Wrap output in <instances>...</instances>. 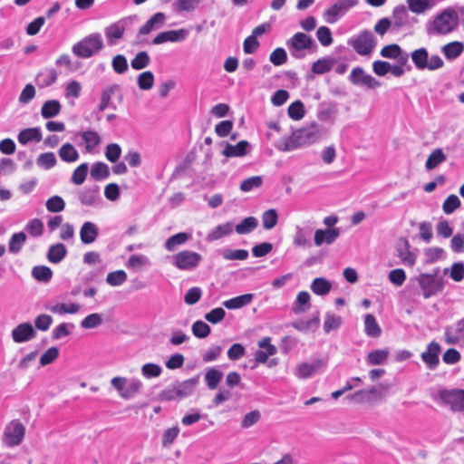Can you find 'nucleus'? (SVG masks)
Listing matches in <instances>:
<instances>
[{
  "label": "nucleus",
  "instance_id": "f257e3e1",
  "mask_svg": "<svg viewBox=\"0 0 464 464\" xmlns=\"http://www.w3.org/2000/svg\"><path fill=\"white\" fill-rule=\"evenodd\" d=\"M459 25V14L454 7H447L425 24L429 36H444L456 31Z\"/></svg>",
  "mask_w": 464,
  "mask_h": 464
},
{
  "label": "nucleus",
  "instance_id": "f03ea898",
  "mask_svg": "<svg viewBox=\"0 0 464 464\" xmlns=\"http://www.w3.org/2000/svg\"><path fill=\"white\" fill-rule=\"evenodd\" d=\"M103 46L102 34L92 33L75 43L72 47V52L79 58L88 59L102 51Z\"/></svg>",
  "mask_w": 464,
  "mask_h": 464
},
{
  "label": "nucleus",
  "instance_id": "7ed1b4c3",
  "mask_svg": "<svg viewBox=\"0 0 464 464\" xmlns=\"http://www.w3.org/2000/svg\"><path fill=\"white\" fill-rule=\"evenodd\" d=\"M432 399L441 406L449 407L451 411H464V390L440 389Z\"/></svg>",
  "mask_w": 464,
  "mask_h": 464
},
{
  "label": "nucleus",
  "instance_id": "20e7f679",
  "mask_svg": "<svg viewBox=\"0 0 464 464\" xmlns=\"http://www.w3.org/2000/svg\"><path fill=\"white\" fill-rule=\"evenodd\" d=\"M286 46L293 57L303 59L306 51L316 47V43L310 35L298 32L286 41Z\"/></svg>",
  "mask_w": 464,
  "mask_h": 464
},
{
  "label": "nucleus",
  "instance_id": "39448f33",
  "mask_svg": "<svg viewBox=\"0 0 464 464\" xmlns=\"http://www.w3.org/2000/svg\"><path fill=\"white\" fill-rule=\"evenodd\" d=\"M347 44L353 47L358 54L362 56H370L372 53L377 42L372 32L364 30L350 38Z\"/></svg>",
  "mask_w": 464,
  "mask_h": 464
},
{
  "label": "nucleus",
  "instance_id": "423d86ee",
  "mask_svg": "<svg viewBox=\"0 0 464 464\" xmlns=\"http://www.w3.org/2000/svg\"><path fill=\"white\" fill-rule=\"evenodd\" d=\"M411 58L418 70L434 71L444 65L443 60L439 55L429 57L427 49L423 47L414 50L411 53Z\"/></svg>",
  "mask_w": 464,
  "mask_h": 464
},
{
  "label": "nucleus",
  "instance_id": "0eeeda50",
  "mask_svg": "<svg viewBox=\"0 0 464 464\" xmlns=\"http://www.w3.org/2000/svg\"><path fill=\"white\" fill-rule=\"evenodd\" d=\"M424 298H430L443 289V282L436 274H420L416 278Z\"/></svg>",
  "mask_w": 464,
  "mask_h": 464
},
{
  "label": "nucleus",
  "instance_id": "6e6552de",
  "mask_svg": "<svg viewBox=\"0 0 464 464\" xmlns=\"http://www.w3.org/2000/svg\"><path fill=\"white\" fill-rule=\"evenodd\" d=\"M358 3L359 0H338L331 7L324 10L323 17L326 23L334 24Z\"/></svg>",
  "mask_w": 464,
  "mask_h": 464
},
{
  "label": "nucleus",
  "instance_id": "1a4fd4ad",
  "mask_svg": "<svg viewBox=\"0 0 464 464\" xmlns=\"http://www.w3.org/2000/svg\"><path fill=\"white\" fill-rule=\"evenodd\" d=\"M202 260L200 254L191 251L183 250L172 256V265L179 270H193Z\"/></svg>",
  "mask_w": 464,
  "mask_h": 464
},
{
  "label": "nucleus",
  "instance_id": "9d476101",
  "mask_svg": "<svg viewBox=\"0 0 464 464\" xmlns=\"http://www.w3.org/2000/svg\"><path fill=\"white\" fill-rule=\"evenodd\" d=\"M25 428L21 421L14 420L5 428L3 441L8 447L18 446L24 440Z\"/></svg>",
  "mask_w": 464,
  "mask_h": 464
},
{
  "label": "nucleus",
  "instance_id": "9b49d317",
  "mask_svg": "<svg viewBox=\"0 0 464 464\" xmlns=\"http://www.w3.org/2000/svg\"><path fill=\"white\" fill-rule=\"evenodd\" d=\"M127 24L128 21L126 19H121L104 28V34L107 39L108 45L113 46L123 38Z\"/></svg>",
  "mask_w": 464,
  "mask_h": 464
},
{
  "label": "nucleus",
  "instance_id": "f8f14e48",
  "mask_svg": "<svg viewBox=\"0 0 464 464\" xmlns=\"http://www.w3.org/2000/svg\"><path fill=\"white\" fill-rule=\"evenodd\" d=\"M349 80L354 85H363L371 89L380 86V82L372 75L367 74L361 67L353 69Z\"/></svg>",
  "mask_w": 464,
  "mask_h": 464
},
{
  "label": "nucleus",
  "instance_id": "ddd939ff",
  "mask_svg": "<svg viewBox=\"0 0 464 464\" xmlns=\"http://www.w3.org/2000/svg\"><path fill=\"white\" fill-rule=\"evenodd\" d=\"M13 341L16 343H25L36 336V331L30 323H22L12 330Z\"/></svg>",
  "mask_w": 464,
  "mask_h": 464
},
{
  "label": "nucleus",
  "instance_id": "4468645a",
  "mask_svg": "<svg viewBox=\"0 0 464 464\" xmlns=\"http://www.w3.org/2000/svg\"><path fill=\"white\" fill-rule=\"evenodd\" d=\"M326 365V362L323 359H317L312 362H303L297 365L295 375L300 379H307L317 373Z\"/></svg>",
  "mask_w": 464,
  "mask_h": 464
},
{
  "label": "nucleus",
  "instance_id": "2eb2a0df",
  "mask_svg": "<svg viewBox=\"0 0 464 464\" xmlns=\"http://www.w3.org/2000/svg\"><path fill=\"white\" fill-rule=\"evenodd\" d=\"M188 35L186 29L169 30L161 32L152 40L155 45L162 44L167 42L178 43L184 41Z\"/></svg>",
  "mask_w": 464,
  "mask_h": 464
},
{
  "label": "nucleus",
  "instance_id": "dca6fc26",
  "mask_svg": "<svg viewBox=\"0 0 464 464\" xmlns=\"http://www.w3.org/2000/svg\"><path fill=\"white\" fill-rule=\"evenodd\" d=\"M80 202L87 207H95L100 204L102 198L98 186L85 187L78 193Z\"/></svg>",
  "mask_w": 464,
  "mask_h": 464
},
{
  "label": "nucleus",
  "instance_id": "f3484780",
  "mask_svg": "<svg viewBox=\"0 0 464 464\" xmlns=\"http://www.w3.org/2000/svg\"><path fill=\"white\" fill-rule=\"evenodd\" d=\"M440 353V346L437 342H430L427 350L420 355L421 360L425 362L429 369L434 370L439 362V354Z\"/></svg>",
  "mask_w": 464,
  "mask_h": 464
},
{
  "label": "nucleus",
  "instance_id": "a211bd4d",
  "mask_svg": "<svg viewBox=\"0 0 464 464\" xmlns=\"http://www.w3.org/2000/svg\"><path fill=\"white\" fill-rule=\"evenodd\" d=\"M381 55L384 58L394 59L400 64H406L409 60V54L396 44L384 46L381 50Z\"/></svg>",
  "mask_w": 464,
  "mask_h": 464
},
{
  "label": "nucleus",
  "instance_id": "6ab92c4d",
  "mask_svg": "<svg viewBox=\"0 0 464 464\" xmlns=\"http://www.w3.org/2000/svg\"><path fill=\"white\" fill-rule=\"evenodd\" d=\"M340 236L339 228L316 229L314 232V242L316 246L323 244L331 245Z\"/></svg>",
  "mask_w": 464,
  "mask_h": 464
},
{
  "label": "nucleus",
  "instance_id": "aec40b11",
  "mask_svg": "<svg viewBox=\"0 0 464 464\" xmlns=\"http://www.w3.org/2000/svg\"><path fill=\"white\" fill-rule=\"evenodd\" d=\"M258 346L263 349L256 351L255 354V359L259 363H265L270 356L276 353V347L271 344L270 337L261 339Z\"/></svg>",
  "mask_w": 464,
  "mask_h": 464
},
{
  "label": "nucleus",
  "instance_id": "412c9836",
  "mask_svg": "<svg viewBox=\"0 0 464 464\" xmlns=\"http://www.w3.org/2000/svg\"><path fill=\"white\" fill-rule=\"evenodd\" d=\"M99 236L98 226L91 221L82 224L80 229V238L82 244L90 245L93 243Z\"/></svg>",
  "mask_w": 464,
  "mask_h": 464
},
{
  "label": "nucleus",
  "instance_id": "4be33fe9",
  "mask_svg": "<svg viewBox=\"0 0 464 464\" xmlns=\"http://www.w3.org/2000/svg\"><path fill=\"white\" fill-rule=\"evenodd\" d=\"M43 135L39 127L26 128L19 131L17 135L18 142L22 145H27L30 142L38 143L42 140Z\"/></svg>",
  "mask_w": 464,
  "mask_h": 464
},
{
  "label": "nucleus",
  "instance_id": "5701e85b",
  "mask_svg": "<svg viewBox=\"0 0 464 464\" xmlns=\"http://www.w3.org/2000/svg\"><path fill=\"white\" fill-rule=\"evenodd\" d=\"M442 0H407L409 9L416 14H421L431 10Z\"/></svg>",
  "mask_w": 464,
  "mask_h": 464
},
{
  "label": "nucleus",
  "instance_id": "b1692460",
  "mask_svg": "<svg viewBox=\"0 0 464 464\" xmlns=\"http://www.w3.org/2000/svg\"><path fill=\"white\" fill-rule=\"evenodd\" d=\"M166 15L163 13L153 14L139 30L140 34H148L151 31L160 29L165 23Z\"/></svg>",
  "mask_w": 464,
  "mask_h": 464
},
{
  "label": "nucleus",
  "instance_id": "393cba45",
  "mask_svg": "<svg viewBox=\"0 0 464 464\" xmlns=\"http://www.w3.org/2000/svg\"><path fill=\"white\" fill-rule=\"evenodd\" d=\"M249 143L246 140H241L236 145L227 143L222 154L227 158L243 157L247 153Z\"/></svg>",
  "mask_w": 464,
  "mask_h": 464
},
{
  "label": "nucleus",
  "instance_id": "a878e982",
  "mask_svg": "<svg viewBox=\"0 0 464 464\" xmlns=\"http://www.w3.org/2000/svg\"><path fill=\"white\" fill-rule=\"evenodd\" d=\"M57 77L58 74L54 69H45L37 74L35 82L38 87L45 88L54 83Z\"/></svg>",
  "mask_w": 464,
  "mask_h": 464
},
{
  "label": "nucleus",
  "instance_id": "bb28decb",
  "mask_svg": "<svg viewBox=\"0 0 464 464\" xmlns=\"http://www.w3.org/2000/svg\"><path fill=\"white\" fill-rule=\"evenodd\" d=\"M78 135L82 137L84 142L86 152H92L101 143V137L99 133L94 130L82 131Z\"/></svg>",
  "mask_w": 464,
  "mask_h": 464
},
{
  "label": "nucleus",
  "instance_id": "cd10ccee",
  "mask_svg": "<svg viewBox=\"0 0 464 464\" xmlns=\"http://www.w3.org/2000/svg\"><path fill=\"white\" fill-rule=\"evenodd\" d=\"M62 110V105L57 100H48L42 105L41 115L44 119H51L57 116Z\"/></svg>",
  "mask_w": 464,
  "mask_h": 464
},
{
  "label": "nucleus",
  "instance_id": "c85d7f7f",
  "mask_svg": "<svg viewBox=\"0 0 464 464\" xmlns=\"http://www.w3.org/2000/svg\"><path fill=\"white\" fill-rule=\"evenodd\" d=\"M67 255V248L62 243L52 245L47 253V259L53 264L60 263Z\"/></svg>",
  "mask_w": 464,
  "mask_h": 464
},
{
  "label": "nucleus",
  "instance_id": "c756f323",
  "mask_svg": "<svg viewBox=\"0 0 464 464\" xmlns=\"http://www.w3.org/2000/svg\"><path fill=\"white\" fill-rule=\"evenodd\" d=\"M252 294H246L223 302V305L227 309H239L249 304L253 300Z\"/></svg>",
  "mask_w": 464,
  "mask_h": 464
},
{
  "label": "nucleus",
  "instance_id": "7c9ffc66",
  "mask_svg": "<svg viewBox=\"0 0 464 464\" xmlns=\"http://www.w3.org/2000/svg\"><path fill=\"white\" fill-rule=\"evenodd\" d=\"M389 357L387 349H377L370 352L366 357L368 365H382L386 363Z\"/></svg>",
  "mask_w": 464,
  "mask_h": 464
},
{
  "label": "nucleus",
  "instance_id": "2f4dec72",
  "mask_svg": "<svg viewBox=\"0 0 464 464\" xmlns=\"http://www.w3.org/2000/svg\"><path fill=\"white\" fill-rule=\"evenodd\" d=\"M198 384V377H194L188 379L186 381L176 383V387L178 389V392L179 393V397L185 398L191 395L197 385Z\"/></svg>",
  "mask_w": 464,
  "mask_h": 464
},
{
  "label": "nucleus",
  "instance_id": "473e14b6",
  "mask_svg": "<svg viewBox=\"0 0 464 464\" xmlns=\"http://www.w3.org/2000/svg\"><path fill=\"white\" fill-rule=\"evenodd\" d=\"M233 231V224L230 222H227L224 224H220L217 226L214 229H212L207 236L208 241H215L218 240L222 237L228 236Z\"/></svg>",
  "mask_w": 464,
  "mask_h": 464
},
{
  "label": "nucleus",
  "instance_id": "72a5a7b5",
  "mask_svg": "<svg viewBox=\"0 0 464 464\" xmlns=\"http://www.w3.org/2000/svg\"><path fill=\"white\" fill-rule=\"evenodd\" d=\"M310 230L304 229L300 226L295 227V232L293 238V243L295 246L298 247H307L311 246L310 241Z\"/></svg>",
  "mask_w": 464,
  "mask_h": 464
},
{
  "label": "nucleus",
  "instance_id": "f704fd0d",
  "mask_svg": "<svg viewBox=\"0 0 464 464\" xmlns=\"http://www.w3.org/2000/svg\"><path fill=\"white\" fill-rule=\"evenodd\" d=\"M60 159L68 163L75 162L79 159L77 150L71 143H64L58 151Z\"/></svg>",
  "mask_w": 464,
  "mask_h": 464
},
{
  "label": "nucleus",
  "instance_id": "c9c22d12",
  "mask_svg": "<svg viewBox=\"0 0 464 464\" xmlns=\"http://www.w3.org/2000/svg\"><path fill=\"white\" fill-rule=\"evenodd\" d=\"M126 385L124 389V393L121 394V399L130 400L133 398L136 394L140 392L142 388V382L135 378L127 379L126 378Z\"/></svg>",
  "mask_w": 464,
  "mask_h": 464
},
{
  "label": "nucleus",
  "instance_id": "e433bc0d",
  "mask_svg": "<svg viewBox=\"0 0 464 464\" xmlns=\"http://www.w3.org/2000/svg\"><path fill=\"white\" fill-rule=\"evenodd\" d=\"M200 3L201 0H175L172 7L177 13H192L198 7Z\"/></svg>",
  "mask_w": 464,
  "mask_h": 464
},
{
  "label": "nucleus",
  "instance_id": "4c0bfd02",
  "mask_svg": "<svg viewBox=\"0 0 464 464\" xmlns=\"http://www.w3.org/2000/svg\"><path fill=\"white\" fill-rule=\"evenodd\" d=\"M310 299L311 296L308 292L302 291L300 292L296 299L293 304V311L295 314H301L307 311L310 307Z\"/></svg>",
  "mask_w": 464,
  "mask_h": 464
},
{
  "label": "nucleus",
  "instance_id": "58836bf2",
  "mask_svg": "<svg viewBox=\"0 0 464 464\" xmlns=\"http://www.w3.org/2000/svg\"><path fill=\"white\" fill-rule=\"evenodd\" d=\"M464 45L460 42H451L442 47V53L448 60L458 58L463 52Z\"/></svg>",
  "mask_w": 464,
  "mask_h": 464
},
{
  "label": "nucleus",
  "instance_id": "ea45409f",
  "mask_svg": "<svg viewBox=\"0 0 464 464\" xmlns=\"http://www.w3.org/2000/svg\"><path fill=\"white\" fill-rule=\"evenodd\" d=\"M364 332L370 337H379L382 330L375 317L372 314L364 316Z\"/></svg>",
  "mask_w": 464,
  "mask_h": 464
},
{
  "label": "nucleus",
  "instance_id": "a19ab883",
  "mask_svg": "<svg viewBox=\"0 0 464 464\" xmlns=\"http://www.w3.org/2000/svg\"><path fill=\"white\" fill-rule=\"evenodd\" d=\"M447 157L444 154L443 150L441 149H435L432 150V152L429 155L426 163L425 168L428 170H431L435 168H437L440 164L446 161Z\"/></svg>",
  "mask_w": 464,
  "mask_h": 464
},
{
  "label": "nucleus",
  "instance_id": "79ce46f5",
  "mask_svg": "<svg viewBox=\"0 0 464 464\" xmlns=\"http://www.w3.org/2000/svg\"><path fill=\"white\" fill-rule=\"evenodd\" d=\"M190 237V235L185 232H180L176 235L171 236L167 239L165 242V248L172 252L174 251L178 246L185 244Z\"/></svg>",
  "mask_w": 464,
  "mask_h": 464
},
{
  "label": "nucleus",
  "instance_id": "37998d69",
  "mask_svg": "<svg viewBox=\"0 0 464 464\" xmlns=\"http://www.w3.org/2000/svg\"><path fill=\"white\" fill-rule=\"evenodd\" d=\"M223 372L217 368H209L205 373V382L209 390H215L222 380Z\"/></svg>",
  "mask_w": 464,
  "mask_h": 464
},
{
  "label": "nucleus",
  "instance_id": "c03bdc74",
  "mask_svg": "<svg viewBox=\"0 0 464 464\" xmlns=\"http://www.w3.org/2000/svg\"><path fill=\"white\" fill-rule=\"evenodd\" d=\"M331 283L324 277H317L314 279L311 284V290L317 295H327L331 291Z\"/></svg>",
  "mask_w": 464,
  "mask_h": 464
},
{
  "label": "nucleus",
  "instance_id": "a18cd8bd",
  "mask_svg": "<svg viewBox=\"0 0 464 464\" xmlns=\"http://www.w3.org/2000/svg\"><path fill=\"white\" fill-rule=\"evenodd\" d=\"M257 225L258 221L256 218L247 217L236 226L235 230L239 235H246L255 230L257 227Z\"/></svg>",
  "mask_w": 464,
  "mask_h": 464
},
{
  "label": "nucleus",
  "instance_id": "49530a36",
  "mask_svg": "<svg viewBox=\"0 0 464 464\" xmlns=\"http://www.w3.org/2000/svg\"><path fill=\"white\" fill-rule=\"evenodd\" d=\"M32 276L38 282L48 283L53 277V271L46 266H36L32 269Z\"/></svg>",
  "mask_w": 464,
  "mask_h": 464
},
{
  "label": "nucleus",
  "instance_id": "de8ad7c7",
  "mask_svg": "<svg viewBox=\"0 0 464 464\" xmlns=\"http://www.w3.org/2000/svg\"><path fill=\"white\" fill-rule=\"evenodd\" d=\"M295 132L302 146L314 143L319 139L318 131L314 129H303Z\"/></svg>",
  "mask_w": 464,
  "mask_h": 464
},
{
  "label": "nucleus",
  "instance_id": "09e8293b",
  "mask_svg": "<svg viewBox=\"0 0 464 464\" xmlns=\"http://www.w3.org/2000/svg\"><path fill=\"white\" fill-rule=\"evenodd\" d=\"M150 265V261L148 256L144 255H132L129 257L126 266L129 269H141Z\"/></svg>",
  "mask_w": 464,
  "mask_h": 464
},
{
  "label": "nucleus",
  "instance_id": "8fccbe9b",
  "mask_svg": "<svg viewBox=\"0 0 464 464\" xmlns=\"http://www.w3.org/2000/svg\"><path fill=\"white\" fill-rule=\"evenodd\" d=\"M319 314L309 320H301L294 324V327L301 332L315 331L319 327Z\"/></svg>",
  "mask_w": 464,
  "mask_h": 464
},
{
  "label": "nucleus",
  "instance_id": "3c124183",
  "mask_svg": "<svg viewBox=\"0 0 464 464\" xmlns=\"http://www.w3.org/2000/svg\"><path fill=\"white\" fill-rule=\"evenodd\" d=\"M91 176L95 180H103L110 176L109 166L104 162H95L92 166Z\"/></svg>",
  "mask_w": 464,
  "mask_h": 464
},
{
  "label": "nucleus",
  "instance_id": "603ef678",
  "mask_svg": "<svg viewBox=\"0 0 464 464\" xmlns=\"http://www.w3.org/2000/svg\"><path fill=\"white\" fill-rule=\"evenodd\" d=\"M56 163L57 160L53 152L41 153L36 159L37 166L44 169H50L53 168Z\"/></svg>",
  "mask_w": 464,
  "mask_h": 464
},
{
  "label": "nucleus",
  "instance_id": "864d4df0",
  "mask_svg": "<svg viewBox=\"0 0 464 464\" xmlns=\"http://www.w3.org/2000/svg\"><path fill=\"white\" fill-rule=\"evenodd\" d=\"M81 305L75 303H72L69 304H56L49 308L52 313L58 314H76L80 311Z\"/></svg>",
  "mask_w": 464,
  "mask_h": 464
},
{
  "label": "nucleus",
  "instance_id": "5fc2aeb1",
  "mask_svg": "<svg viewBox=\"0 0 464 464\" xmlns=\"http://www.w3.org/2000/svg\"><path fill=\"white\" fill-rule=\"evenodd\" d=\"M26 236L24 232L14 234L9 240V251L13 254H17L22 249L25 243Z\"/></svg>",
  "mask_w": 464,
  "mask_h": 464
},
{
  "label": "nucleus",
  "instance_id": "6e6d98bb",
  "mask_svg": "<svg viewBox=\"0 0 464 464\" xmlns=\"http://www.w3.org/2000/svg\"><path fill=\"white\" fill-rule=\"evenodd\" d=\"M337 113V106L335 104H321L318 111V119L327 121L334 118Z\"/></svg>",
  "mask_w": 464,
  "mask_h": 464
},
{
  "label": "nucleus",
  "instance_id": "4d7b16f0",
  "mask_svg": "<svg viewBox=\"0 0 464 464\" xmlns=\"http://www.w3.org/2000/svg\"><path fill=\"white\" fill-rule=\"evenodd\" d=\"M277 211L274 208L266 210L262 215L263 227L266 230L274 228L277 224Z\"/></svg>",
  "mask_w": 464,
  "mask_h": 464
},
{
  "label": "nucleus",
  "instance_id": "13d9d810",
  "mask_svg": "<svg viewBox=\"0 0 464 464\" xmlns=\"http://www.w3.org/2000/svg\"><path fill=\"white\" fill-rule=\"evenodd\" d=\"M117 85L109 86L102 91L101 93V102L98 106L99 111H103L110 106L111 96L114 94L117 90Z\"/></svg>",
  "mask_w": 464,
  "mask_h": 464
},
{
  "label": "nucleus",
  "instance_id": "bf43d9fd",
  "mask_svg": "<svg viewBox=\"0 0 464 464\" xmlns=\"http://www.w3.org/2000/svg\"><path fill=\"white\" fill-rule=\"evenodd\" d=\"M137 83L140 90L148 91L153 87L154 75L150 71H146L139 74Z\"/></svg>",
  "mask_w": 464,
  "mask_h": 464
},
{
  "label": "nucleus",
  "instance_id": "052dcab7",
  "mask_svg": "<svg viewBox=\"0 0 464 464\" xmlns=\"http://www.w3.org/2000/svg\"><path fill=\"white\" fill-rule=\"evenodd\" d=\"M127 280V274L124 270L111 272L106 276V283L111 286H120Z\"/></svg>",
  "mask_w": 464,
  "mask_h": 464
},
{
  "label": "nucleus",
  "instance_id": "680f3d73",
  "mask_svg": "<svg viewBox=\"0 0 464 464\" xmlns=\"http://www.w3.org/2000/svg\"><path fill=\"white\" fill-rule=\"evenodd\" d=\"M150 62V58L147 52H139L131 60L130 65L134 70H142L146 68Z\"/></svg>",
  "mask_w": 464,
  "mask_h": 464
},
{
  "label": "nucleus",
  "instance_id": "e2e57ef3",
  "mask_svg": "<svg viewBox=\"0 0 464 464\" xmlns=\"http://www.w3.org/2000/svg\"><path fill=\"white\" fill-rule=\"evenodd\" d=\"M301 146L302 145L299 141L298 136L295 131L290 137L282 140V142L278 145V149L282 151H291Z\"/></svg>",
  "mask_w": 464,
  "mask_h": 464
},
{
  "label": "nucleus",
  "instance_id": "0e129e2a",
  "mask_svg": "<svg viewBox=\"0 0 464 464\" xmlns=\"http://www.w3.org/2000/svg\"><path fill=\"white\" fill-rule=\"evenodd\" d=\"M334 63V61L333 59H319L313 63L312 71L316 74H323L324 72L331 71Z\"/></svg>",
  "mask_w": 464,
  "mask_h": 464
},
{
  "label": "nucleus",
  "instance_id": "69168bd1",
  "mask_svg": "<svg viewBox=\"0 0 464 464\" xmlns=\"http://www.w3.org/2000/svg\"><path fill=\"white\" fill-rule=\"evenodd\" d=\"M89 166L88 163H82L72 172V182L75 185H82L88 174Z\"/></svg>",
  "mask_w": 464,
  "mask_h": 464
},
{
  "label": "nucleus",
  "instance_id": "338daca9",
  "mask_svg": "<svg viewBox=\"0 0 464 464\" xmlns=\"http://www.w3.org/2000/svg\"><path fill=\"white\" fill-rule=\"evenodd\" d=\"M102 324V316L98 313H93L87 315L81 322V327L83 329H93Z\"/></svg>",
  "mask_w": 464,
  "mask_h": 464
},
{
  "label": "nucleus",
  "instance_id": "774afa93",
  "mask_svg": "<svg viewBox=\"0 0 464 464\" xmlns=\"http://www.w3.org/2000/svg\"><path fill=\"white\" fill-rule=\"evenodd\" d=\"M191 330H192L193 334L196 337L201 338V339L208 336V334H210V331H211L209 325L201 320L196 321L192 324Z\"/></svg>",
  "mask_w": 464,
  "mask_h": 464
}]
</instances>
